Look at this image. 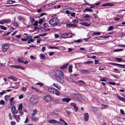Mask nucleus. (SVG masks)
Listing matches in <instances>:
<instances>
[{"instance_id":"obj_57","label":"nucleus","mask_w":125,"mask_h":125,"mask_svg":"<svg viewBox=\"0 0 125 125\" xmlns=\"http://www.w3.org/2000/svg\"><path fill=\"white\" fill-rule=\"evenodd\" d=\"M70 105H71L73 106L74 108L76 106V104H75L73 103H71L70 104Z\"/></svg>"},{"instance_id":"obj_39","label":"nucleus","mask_w":125,"mask_h":125,"mask_svg":"<svg viewBox=\"0 0 125 125\" xmlns=\"http://www.w3.org/2000/svg\"><path fill=\"white\" fill-rule=\"evenodd\" d=\"M48 49H58L59 48L58 47H52V46H50L48 47Z\"/></svg>"},{"instance_id":"obj_15","label":"nucleus","mask_w":125,"mask_h":125,"mask_svg":"<svg viewBox=\"0 0 125 125\" xmlns=\"http://www.w3.org/2000/svg\"><path fill=\"white\" fill-rule=\"evenodd\" d=\"M85 11H90L92 12H93L94 10H93L92 9H90V8H85L84 10H83V12L84 13H85Z\"/></svg>"},{"instance_id":"obj_22","label":"nucleus","mask_w":125,"mask_h":125,"mask_svg":"<svg viewBox=\"0 0 125 125\" xmlns=\"http://www.w3.org/2000/svg\"><path fill=\"white\" fill-rule=\"evenodd\" d=\"M11 110L13 115H15L14 112L16 110L15 107L14 106H12L11 108Z\"/></svg>"},{"instance_id":"obj_18","label":"nucleus","mask_w":125,"mask_h":125,"mask_svg":"<svg viewBox=\"0 0 125 125\" xmlns=\"http://www.w3.org/2000/svg\"><path fill=\"white\" fill-rule=\"evenodd\" d=\"M31 36H27L26 37H24L23 38H22L21 39V40L23 41H27L28 39L31 37Z\"/></svg>"},{"instance_id":"obj_10","label":"nucleus","mask_w":125,"mask_h":125,"mask_svg":"<svg viewBox=\"0 0 125 125\" xmlns=\"http://www.w3.org/2000/svg\"><path fill=\"white\" fill-rule=\"evenodd\" d=\"M71 100V99L68 98H65L63 99L62 100V102H65L66 103H68L69 101Z\"/></svg>"},{"instance_id":"obj_38","label":"nucleus","mask_w":125,"mask_h":125,"mask_svg":"<svg viewBox=\"0 0 125 125\" xmlns=\"http://www.w3.org/2000/svg\"><path fill=\"white\" fill-rule=\"evenodd\" d=\"M56 2L57 1L55 2V1L52 2L51 3L49 4H47V6L48 5L49 6H48V7L49 6H50L54 5L56 3Z\"/></svg>"},{"instance_id":"obj_54","label":"nucleus","mask_w":125,"mask_h":125,"mask_svg":"<svg viewBox=\"0 0 125 125\" xmlns=\"http://www.w3.org/2000/svg\"><path fill=\"white\" fill-rule=\"evenodd\" d=\"M93 62L91 61H88L86 62H84V63L86 64H90L92 63Z\"/></svg>"},{"instance_id":"obj_1","label":"nucleus","mask_w":125,"mask_h":125,"mask_svg":"<svg viewBox=\"0 0 125 125\" xmlns=\"http://www.w3.org/2000/svg\"><path fill=\"white\" fill-rule=\"evenodd\" d=\"M55 75L57 81L62 83L64 82V78L62 72L59 70H56L55 72Z\"/></svg>"},{"instance_id":"obj_46","label":"nucleus","mask_w":125,"mask_h":125,"mask_svg":"<svg viewBox=\"0 0 125 125\" xmlns=\"http://www.w3.org/2000/svg\"><path fill=\"white\" fill-rule=\"evenodd\" d=\"M123 51V49H119L115 50L114 51V52H117L119 51Z\"/></svg>"},{"instance_id":"obj_6","label":"nucleus","mask_w":125,"mask_h":125,"mask_svg":"<svg viewBox=\"0 0 125 125\" xmlns=\"http://www.w3.org/2000/svg\"><path fill=\"white\" fill-rule=\"evenodd\" d=\"M1 21L4 23L8 24L11 22V20L10 19H3Z\"/></svg>"},{"instance_id":"obj_43","label":"nucleus","mask_w":125,"mask_h":125,"mask_svg":"<svg viewBox=\"0 0 125 125\" xmlns=\"http://www.w3.org/2000/svg\"><path fill=\"white\" fill-rule=\"evenodd\" d=\"M83 40L81 39H79L76 40H75L74 41V42H77L78 43H79L81 42H82Z\"/></svg>"},{"instance_id":"obj_9","label":"nucleus","mask_w":125,"mask_h":125,"mask_svg":"<svg viewBox=\"0 0 125 125\" xmlns=\"http://www.w3.org/2000/svg\"><path fill=\"white\" fill-rule=\"evenodd\" d=\"M53 85L59 90H60L61 89V87L59 84L57 83H53Z\"/></svg>"},{"instance_id":"obj_60","label":"nucleus","mask_w":125,"mask_h":125,"mask_svg":"<svg viewBox=\"0 0 125 125\" xmlns=\"http://www.w3.org/2000/svg\"><path fill=\"white\" fill-rule=\"evenodd\" d=\"M118 46H120L123 47H125V45L124 44H119L118 45Z\"/></svg>"},{"instance_id":"obj_23","label":"nucleus","mask_w":125,"mask_h":125,"mask_svg":"<svg viewBox=\"0 0 125 125\" xmlns=\"http://www.w3.org/2000/svg\"><path fill=\"white\" fill-rule=\"evenodd\" d=\"M66 38H70L72 37V34L68 32L66 33Z\"/></svg>"},{"instance_id":"obj_49","label":"nucleus","mask_w":125,"mask_h":125,"mask_svg":"<svg viewBox=\"0 0 125 125\" xmlns=\"http://www.w3.org/2000/svg\"><path fill=\"white\" fill-rule=\"evenodd\" d=\"M115 59L117 61L119 62H121L122 60V58H116Z\"/></svg>"},{"instance_id":"obj_25","label":"nucleus","mask_w":125,"mask_h":125,"mask_svg":"<svg viewBox=\"0 0 125 125\" xmlns=\"http://www.w3.org/2000/svg\"><path fill=\"white\" fill-rule=\"evenodd\" d=\"M80 24L82 25L87 27H88L90 26V24H88L86 22H83V23H80Z\"/></svg>"},{"instance_id":"obj_64","label":"nucleus","mask_w":125,"mask_h":125,"mask_svg":"<svg viewBox=\"0 0 125 125\" xmlns=\"http://www.w3.org/2000/svg\"><path fill=\"white\" fill-rule=\"evenodd\" d=\"M72 22L74 23H78V21L76 20H74Z\"/></svg>"},{"instance_id":"obj_28","label":"nucleus","mask_w":125,"mask_h":125,"mask_svg":"<svg viewBox=\"0 0 125 125\" xmlns=\"http://www.w3.org/2000/svg\"><path fill=\"white\" fill-rule=\"evenodd\" d=\"M23 106L21 104H20L18 107V110L19 111L21 110L22 109Z\"/></svg>"},{"instance_id":"obj_29","label":"nucleus","mask_w":125,"mask_h":125,"mask_svg":"<svg viewBox=\"0 0 125 125\" xmlns=\"http://www.w3.org/2000/svg\"><path fill=\"white\" fill-rule=\"evenodd\" d=\"M53 99L52 97L47 95V102H50Z\"/></svg>"},{"instance_id":"obj_13","label":"nucleus","mask_w":125,"mask_h":125,"mask_svg":"<svg viewBox=\"0 0 125 125\" xmlns=\"http://www.w3.org/2000/svg\"><path fill=\"white\" fill-rule=\"evenodd\" d=\"M66 26L68 28L70 27L71 26H73L76 27L77 26V25L75 24H74L72 23H68L66 25Z\"/></svg>"},{"instance_id":"obj_47","label":"nucleus","mask_w":125,"mask_h":125,"mask_svg":"<svg viewBox=\"0 0 125 125\" xmlns=\"http://www.w3.org/2000/svg\"><path fill=\"white\" fill-rule=\"evenodd\" d=\"M9 97V96L8 95H6L5 96V100L7 101L8 100V98Z\"/></svg>"},{"instance_id":"obj_16","label":"nucleus","mask_w":125,"mask_h":125,"mask_svg":"<svg viewBox=\"0 0 125 125\" xmlns=\"http://www.w3.org/2000/svg\"><path fill=\"white\" fill-rule=\"evenodd\" d=\"M37 111L36 109H34L31 114V116H34V115L37 113Z\"/></svg>"},{"instance_id":"obj_56","label":"nucleus","mask_w":125,"mask_h":125,"mask_svg":"<svg viewBox=\"0 0 125 125\" xmlns=\"http://www.w3.org/2000/svg\"><path fill=\"white\" fill-rule=\"evenodd\" d=\"M38 25V21H35L34 23L33 24V26H37Z\"/></svg>"},{"instance_id":"obj_8","label":"nucleus","mask_w":125,"mask_h":125,"mask_svg":"<svg viewBox=\"0 0 125 125\" xmlns=\"http://www.w3.org/2000/svg\"><path fill=\"white\" fill-rule=\"evenodd\" d=\"M9 45L8 44H5L2 45V49H3L5 50L8 49L9 48Z\"/></svg>"},{"instance_id":"obj_36","label":"nucleus","mask_w":125,"mask_h":125,"mask_svg":"<svg viewBox=\"0 0 125 125\" xmlns=\"http://www.w3.org/2000/svg\"><path fill=\"white\" fill-rule=\"evenodd\" d=\"M18 61L20 63H23L24 62L23 61L21 58H18Z\"/></svg>"},{"instance_id":"obj_24","label":"nucleus","mask_w":125,"mask_h":125,"mask_svg":"<svg viewBox=\"0 0 125 125\" xmlns=\"http://www.w3.org/2000/svg\"><path fill=\"white\" fill-rule=\"evenodd\" d=\"M31 119L32 121H38L39 120V118L37 117L34 116L31 117Z\"/></svg>"},{"instance_id":"obj_17","label":"nucleus","mask_w":125,"mask_h":125,"mask_svg":"<svg viewBox=\"0 0 125 125\" xmlns=\"http://www.w3.org/2000/svg\"><path fill=\"white\" fill-rule=\"evenodd\" d=\"M8 78L10 79L13 81H17V79L15 77L12 76H9L8 77Z\"/></svg>"},{"instance_id":"obj_63","label":"nucleus","mask_w":125,"mask_h":125,"mask_svg":"<svg viewBox=\"0 0 125 125\" xmlns=\"http://www.w3.org/2000/svg\"><path fill=\"white\" fill-rule=\"evenodd\" d=\"M84 18H91V17L88 14H86L84 16Z\"/></svg>"},{"instance_id":"obj_42","label":"nucleus","mask_w":125,"mask_h":125,"mask_svg":"<svg viewBox=\"0 0 125 125\" xmlns=\"http://www.w3.org/2000/svg\"><path fill=\"white\" fill-rule=\"evenodd\" d=\"M93 34L94 35H100L101 34V33L99 32H95L94 31H93Z\"/></svg>"},{"instance_id":"obj_40","label":"nucleus","mask_w":125,"mask_h":125,"mask_svg":"<svg viewBox=\"0 0 125 125\" xmlns=\"http://www.w3.org/2000/svg\"><path fill=\"white\" fill-rule=\"evenodd\" d=\"M78 82H80V83H80L81 84V86L82 85V84L84 85L86 83L84 82V81H83L82 80H79L78 81Z\"/></svg>"},{"instance_id":"obj_5","label":"nucleus","mask_w":125,"mask_h":125,"mask_svg":"<svg viewBox=\"0 0 125 125\" xmlns=\"http://www.w3.org/2000/svg\"><path fill=\"white\" fill-rule=\"evenodd\" d=\"M122 96L125 98V94H123L122 95ZM118 98L122 102L125 103V98H124L123 97H122L119 95H118L117 96Z\"/></svg>"},{"instance_id":"obj_48","label":"nucleus","mask_w":125,"mask_h":125,"mask_svg":"<svg viewBox=\"0 0 125 125\" xmlns=\"http://www.w3.org/2000/svg\"><path fill=\"white\" fill-rule=\"evenodd\" d=\"M113 26H110L109 27L108 29L107 30V31H110L112 30H113Z\"/></svg>"},{"instance_id":"obj_41","label":"nucleus","mask_w":125,"mask_h":125,"mask_svg":"<svg viewBox=\"0 0 125 125\" xmlns=\"http://www.w3.org/2000/svg\"><path fill=\"white\" fill-rule=\"evenodd\" d=\"M17 18L19 20L22 21L23 20V18L21 16H19L17 17Z\"/></svg>"},{"instance_id":"obj_35","label":"nucleus","mask_w":125,"mask_h":125,"mask_svg":"<svg viewBox=\"0 0 125 125\" xmlns=\"http://www.w3.org/2000/svg\"><path fill=\"white\" fill-rule=\"evenodd\" d=\"M68 63H67L64 64L60 68L61 69H63L65 68L68 65Z\"/></svg>"},{"instance_id":"obj_26","label":"nucleus","mask_w":125,"mask_h":125,"mask_svg":"<svg viewBox=\"0 0 125 125\" xmlns=\"http://www.w3.org/2000/svg\"><path fill=\"white\" fill-rule=\"evenodd\" d=\"M73 94L74 95L76 98H81L82 96L80 95L77 94Z\"/></svg>"},{"instance_id":"obj_21","label":"nucleus","mask_w":125,"mask_h":125,"mask_svg":"<svg viewBox=\"0 0 125 125\" xmlns=\"http://www.w3.org/2000/svg\"><path fill=\"white\" fill-rule=\"evenodd\" d=\"M65 79L67 81L70 82H72L73 81V79L72 78L69 77H65Z\"/></svg>"},{"instance_id":"obj_11","label":"nucleus","mask_w":125,"mask_h":125,"mask_svg":"<svg viewBox=\"0 0 125 125\" xmlns=\"http://www.w3.org/2000/svg\"><path fill=\"white\" fill-rule=\"evenodd\" d=\"M54 89H55L54 88H49L47 90V92H48L49 93L54 94Z\"/></svg>"},{"instance_id":"obj_27","label":"nucleus","mask_w":125,"mask_h":125,"mask_svg":"<svg viewBox=\"0 0 125 125\" xmlns=\"http://www.w3.org/2000/svg\"><path fill=\"white\" fill-rule=\"evenodd\" d=\"M81 73L83 74H87L89 73V72L88 71L83 70L81 71Z\"/></svg>"},{"instance_id":"obj_58","label":"nucleus","mask_w":125,"mask_h":125,"mask_svg":"<svg viewBox=\"0 0 125 125\" xmlns=\"http://www.w3.org/2000/svg\"><path fill=\"white\" fill-rule=\"evenodd\" d=\"M70 14V15L71 16L73 17H75V13H74V12L72 13H71Z\"/></svg>"},{"instance_id":"obj_59","label":"nucleus","mask_w":125,"mask_h":125,"mask_svg":"<svg viewBox=\"0 0 125 125\" xmlns=\"http://www.w3.org/2000/svg\"><path fill=\"white\" fill-rule=\"evenodd\" d=\"M33 39H29L27 43L28 44L30 43H31V42H33Z\"/></svg>"},{"instance_id":"obj_50","label":"nucleus","mask_w":125,"mask_h":125,"mask_svg":"<svg viewBox=\"0 0 125 125\" xmlns=\"http://www.w3.org/2000/svg\"><path fill=\"white\" fill-rule=\"evenodd\" d=\"M102 109H104V108H106V107H107V106L106 105H105L104 104H102Z\"/></svg>"},{"instance_id":"obj_31","label":"nucleus","mask_w":125,"mask_h":125,"mask_svg":"<svg viewBox=\"0 0 125 125\" xmlns=\"http://www.w3.org/2000/svg\"><path fill=\"white\" fill-rule=\"evenodd\" d=\"M61 37L63 38H66V33H63L61 34Z\"/></svg>"},{"instance_id":"obj_62","label":"nucleus","mask_w":125,"mask_h":125,"mask_svg":"<svg viewBox=\"0 0 125 125\" xmlns=\"http://www.w3.org/2000/svg\"><path fill=\"white\" fill-rule=\"evenodd\" d=\"M54 114L56 115H58V111L57 110H55L54 111Z\"/></svg>"},{"instance_id":"obj_30","label":"nucleus","mask_w":125,"mask_h":125,"mask_svg":"<svg viewBox=\"0 0 125 125\" xmlns=\"http://www.w3.org/2000/svg\"><path fill=\"white\" fill-rule=\"evenodd\" d=\"M92 110L94 113H95L98 110V109L96 108L95 107H93L92 108Z\"/></svg>"},{"instance_id":"obj_20","label":"nucleus","mask_w":125,"mask_h":125,"mask_svg":"<svg viewBox=\"0 0 125 125\" xmlns=\"http://www.w3.org/2000/svg\"><path fill=\"white\" fill-rule=\"evenodd\" d=\"M48 122L49 123H56L57 122V121L55 120L52 119H51L49 120Z\"/></svg>"},{"instance_id":"obj_4","label":"nucleus","mask_w":125,"mask_h":125,"mask_svg":"<svg viewBox=\"0 0 125 125\" xmlns=\"http://www.w3.org/2000/svg\"><path fill=\"white\" fill-rule=\"evenodd\" d=\"M16 121L18 122H19L20 120V115H13Z\"/></svg>"},{"instance_id":"obj_32","label":"nucleus","mask_w":125,"mask_h":125,"mask_svg":"<svg viewBox=\"0 0 125 125\" xmlns=\"http://www.w3.org/2000/svg\"><path fill=\"white\" fill-rule=\"evenodd\" d=\"M15 1L12 0H8L7 2V4H12L13 3L15 2Z\"/></svg>"},{"instance_id":"obj_53","label":"nucleus","mask_w":125,"mask_h":125,"mask_svg":"<svg viewBox=\"0 0 125 125\" xmlns=\"http://www.w3.org/2000/svg\"><path fill=\"white\" fill-rule=\"evenodd\" d=\"M36 84L37 85H39L40 86H43V84L41 83H36Z\"/></svg>"},{"instance_id":"obj_7","label":"nucleus","mask_w":125,"mask_h":125,"mask_svg":"<svg viewBox=\"0 0 125 125\" xmlns=\"http://www.w3.org/2000/svg\"><path fill=\"white\" fill-rule=\"evenodd\" d=\"M114 4L113 3H108L105 4H103L102 5V6L103 7L106 6H113Z\"/></svg>"},{"instance_id":"obj_61","label":"nucleus","mask_w":125,"mask_h":125,"mask_svg":"<svg viewBox=\"0 0 125 125\" xmlns=\"http://www.w3.org/2000/svg\"><path fill=\"white\" fill-rule=\"evenodd\" d=\"M43 19H41L39 21L38 23L39 24H41V23L43 22Z\"/></svg>"},{"instance_id":"obj_19","label":"nucleus","mask_w":125,"mask_h":125,"mask_svg":"<svg viewBox=\"0 0 125 125\" xmlns=\"http://www.w3.org/2000/svg\"><path fill=\"white\" fill-rule=\"evenodd\" d=\"M112 64L114 65H119L120 66H121L122 68H125V65H124L114 63H113Z\"/></svg>"},{"instance_id":"obj_52","label":"nucleus","mask_w":125,"mask_h":125,"mask_svg":"<svg viewBox=\"0 0 125 125\" xmlns=\"http://www.w3.org/2000/svg\"><path fill=\"white\" fill-rule=\"evenodd\" d=\"M31 89L34 90L35 91H36L37 92H39V91L37 89L33 87H31Z\"/></svg>"},{"instance_id":"obj_37","label":"nucleus","mask_w":125,"mask_h":125,"mask_svg":"<svg viewBox=\"0 0 125 125\" xmlns=\"http://www.w3.org/2000/svg\"><path fill=\"white\" fill-rule=\"evenodd\" d=\"M72 83L79 85L80 86H81V84L80 83H79V82H78V81H76L74 80H73V81L72 82Z\"/></svg>"},{"instance_id":"obj_44","label":"nucleus","mask_w":125,"mask_h":125,"mask_svg":"<svg viewBox=\"0 0 125 125\" xmlns=\"http://www.w3.org/2000/svg\"><path fill=\"white\" fill-rule=\"evenodd\" d=\"M13 25L16 27H18L19 26V24L17 22H15L14 21V22Z\"/></svg>"},{"instance_id":"obj_34","label":"nucleus","mask_w":125,"mask_h":125,"mask_svg":"<svg viewBox=\"0 0 125 125\" xmlns=\"http://www.w3.org/2000/svg\"><path fill=\"white\" fill-rule=\"evenodd\" d=\"M0 28L4 30H6L7 29V28L6 27L2 25H0Z\"/></svg>"},{"instance_id":"obj_3","label":"nucleus","mask_w":125,"mask_h":125,"mask_svg":"<svg viewBox=\"0 0 125 125\" xmlns=\"http://www.w3.org/2000/svg\"><path fill=\"white\" fill-rule=\"evenodd\" d=\"M29 101L31 104L34 105L37 104L38 100L35 96H32L30 98Z\"/></svg>"},{"instance_id":"obj_51","label":"nucleus","mask_w":125,"mask_h":125,"mask_svg":"<svg viewBox=\"0 0 125 125\" xmlns=\"http://www.w3.org/2000/svg\"><path fill=\"white\" fill-rule=\"evenodd\" d=\"M5 104V102L4 101L1 100L0 101V104L4 105Z\"/></svg>"},{"instance_id":"obj_14","label":"nucleus","mask_w":125,"mask_h":125,"mask_svg":"<svg viewBox=\"0 0 125 125\" xmlns=\"http://www.w3.org/2000/svg\"><path fill=\"white\" fill-rule=\"evenodd\" d=\"M54 94L57 96H59L60 95L59 91L58 90L55 88L54 91Z\"/></svg>"},{"instance_id":"obj_2","label":"nucleus","mask_w":125,"mask_h":125,"mask_svg":"<svg viewBox=\"0 0 125 125\" xmlns=\"http://www.w3.org/2000/svg\"><path fill=\"white\" fill-rule=\"evenodd\" d=\"M59 22V20L57 18L54 17L50 20L49 21V24L52 25L53 26H56Z\"/></svg>"},{"instance_id":"obj_33","label":"nucleus","mask_w":125,"mask_h":125,"mask_svg":"<svg viewBox=\"0 0 125 125\" xmlns=\"http://www.w3.org/2000/svg\"><path fill=\"white\" fill-rule=\"evenodd\" d=\"M72 65H70L68 69V71L70 72L71 73L72 72Z\"/></svg>"},{"instance_id":"obj_12","label":"nucleus","mask_w":125,"mask_h":125,"mask_svg":"<svg viewBox=\"0 0 125 125\" xmlns=\"http://www.w3.org/2000/svg\"><path fill=\"white\" fill-rule=\"evenodd\" d=\"M84 120L85 121H87L89 119V115L87 113H85L84 115Z\"/></svg>"},{"instance_id":"obj_45","label":"nucleus","mask_w":125,"mask_h":125,"mask_svg":"<svg viewBox=\"0 0 125 125\" xmlns=\"http://www.w3.org/2000/svg\"><path fill=\"white\" fill-rule=\"evenodd\" d=\"M40 58L43 59H45V56L44 54H40Z\"/></svg>"},{"instance_id":"obj_55","label":"nucleus","mask_w":125,"mask_h":125,"mask_svg":"<svg viewBox=\"0 0 125 125\" xmlns=\"http://www.w3.org/2000/svg\"><path fill=\"white\" fill-rule=\"evenodd\" d=\"M108 83L112 85H115L116 84V83L113 82H108Z\"/></svg>"}]
</instances>
